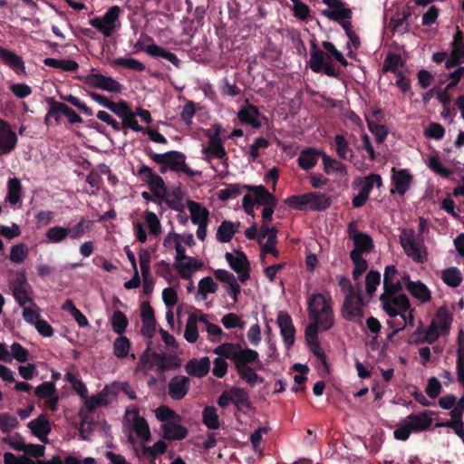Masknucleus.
Returning a JSON list of instances; mask_svg holds the SVG:
<instances>
[{"mask_svg":"<svg viewBox=\"0 0 464 464\" xmlns=\"http://www.w3.org/2000/svg\"><path fill=\"white\" fill-rule=\"evenodd\" d=\"M155 413L157 419L164 423L181 420V417L168 406H160Z\"/></svg>","mask_w":464,"mask_h":464,"instance_id":"obj_60","label":"nucleus"},{"mask_svg":"<svg viewBox=\"0 0 464 464\" xmlns=\"http://www.w3.org/2000/svg\"><path fill=\"white\" fill-rule=\"evenodd\" d=\"M44 64L52 68L61 69L64 72H75L79 68L78 63L70 59L47 57L44 60Z\"/></svg>","mask_w":464,"mask_h":464,"instance_id":"obj_38","label":"nucleus"},{"mask_svg":"<svg viewBox=\"0 0 464 464\" xmlns=\"http://www.w3.org/2000/svg\"><path fill=\"white\" fill-rule=\"evenodd\" d=\"M260 111L257 107L248 103L246 107L238 111L237 118L243 124H248L255 129L261 127L259 121Z\"/></svg>","mask_w":464,"mask_h":464,"instance_id":"obj_24","label":"nucleus"},{"mask_svg":"<svg viewBox=\"0 0 464 464\" xmlns=\"http://www.w3.org/2000/svg\"><path fill=\"white\" fill-rule=\"evenodd\" d=\"M240 379L244 380L246 382V383L253 387L256 383H263L264 382V378L261 377L260 375H258L255 369L252 368L251 366L250 367H246L245 368V370L237 372Z\"/></svg>","mask_w":464,"mask_h":464,"instance_id":"obj_62","label":"nucleus"},{"mask_svg":"<svg viewBox=\"0 0 464 464\" xmlns=\"http://www.w3.org/2000/svg\"><path fill=\"white\" fill-rule=\"evenodd\" d=\"M390 274L391 276L394 274V266H387L384 270V292L379 298L382 303V307L391 318H394L399 315L402 320H406L405 313L410 310V300L405 294H401L395 296L396 293L401 291L402 285L400 281L392 283L390 280Z\"/></svg>","mask_w":464,"mask_h":464,"instance_id":"obj_1","label":"nucleus"},{"mask_svg":"<svg viewBox=\"0 0 464 464\" xmlns=\"http://www.w3.org/2000/svg\"><path fill=\"white\" fill-rule=\"evenodd\" d=\"M411 14L409 11L396 12L389 21V28L392 33H400L403 34L410 31V24L408 22Z\"/></svg>","mask_w":464,"mask_h":464,"instance_id":"obj_26","label":"nucleus"},{"mask_svg":"<svg viewBox=\"0 0 464 464\" xmlns=\"http://www.w3.org/2000/svg\"><path fill=\"white\" fill-rule=\"evenodd\" d=\"M220 132L221 127L219 125H214L213 130H208L207 131V136L209 139L208 145L202 150V153L207 155L205 160L208 162H210L209 156L223 160V164L227 169L228 167V158L224 147V141L220 137Z\"/></svg>","mask_w":464,"mask_h":464,"instance_id":"obj_8","label":"nucleus"},{"mask_svg":"<svg viewBox=\"0 0 464 464\" xmlns=\"http://www.w3.org/2000/svg\"><path fill=\"white\" fill-rule=\"evenodd\" d=\"M366 304L361 291L346 294L341 309L343 318L349 322L362 323L364 316L363 307Z\"/></svg>","mask_w":464,"mask_h":464,"instance_id":"obj_7","label":"nucleus"},{"mask_svg":"<svg viewBox=\"0 0 464 464\" xmlns=\"http://www.w3.org/2000/svg\"><path fill=\"white\" fill-rule=\"evenodd\" d=\"M350 258L354 265L353 277L354 280H357L367 270L368 264L367 261L363 259L362 256H358L355 251L350 252Z\"/></svg>","mask_w":464,"mask_h":464,"instance_id":"obj_48","label":"nucleus"},{"mask_svg":"<svg viewBox=\"0 0 464 464\" xmlns=\"http://www.w3.org/2000/svg\"><path fill=\"white\" fill-rule=\"evenodd\" d=\"M280 334L283 337L284 343L287 350H289L295 343V328L293 324L292 317L288 313L280 311L276 319Z\"/></svg>","mask_w":464,"mask_h":464,"instance_id":"obj_14","label":"nucleus"},{"mask_svg":"<svg viewBox=\"0 0 464 464\" xmlns=\"http://www.w3.org/2000/svg\"><path fill=\"white\" fill-rule=\"evenodd\" d=\"M353 242L354 248L352 251H355L358 256H362L363 253H370L374 247L372 237L366 233L360 234Z\"/></svg>","mask_w":464,"mask_h":464,"instance_id":"obj_37","label":"nucleus"},{"mask_svg":"<svg viewBox=\"0 0 464 464\" xmlns=\"http://www.w3.org/2000/svg\"><path fill=\"white\" fill-rule=\"evenodd\" d=\"M308 208L312 211H324L331 206V198L324 193L307 192Z\"/></svg>","mask_w":464,"mask_h":464,"instance_id":"obj_28","label":"nucleus"},{"mask_svg":"<svg viewBox=\"0 0 464 464\" xmlns=\"http://www.w3.org/2000/svg\"><path fill=\"white\" fill-rule=\"evenodd\" d=\"M442 281L450 287H458L462 283V276L457 267H449L442 271Z\"/></svg>","mask_w":464,"mask_h":464,"instance_id":"obj_41","label":"nucleus"},{"mask_svg":"<svg viewBox=\"0 0 464 464\" xmlns=\"http://www.w3.org/2000/svg\"><path fill=\"white\" fill-rule=\"evenodd\" d=\"M308 315L313 324H320L323 330L327 331L334 325V313L331 298L323 294H314L308 300Z\"/></svg>","mask_w":464,"mask_h":464,"instance_id":"obj_3","label":"nucleus"},{"mask_svg":"<svg viewBox=\"0 0 464 464\" xmlns=\"http://www.w3.org/2000/svg\"><path fill=\"white\" fill-rule=\"evenodd\" d=\"M381 283V274L378 271L371 270L365 277L366 292L372 296Z\"/></svg>","mask_w":464,"mask_h":464,"instance_id":"obj_64","label":"nucleus"},{"mask_svg":"<svg viewBox=\"0 0 464 464\" xmlns=\"http://www.w3.org/2000/svg\"><path fill=\"white\" fill-rule=\"evenodd\" d=\"M111 323L112 330L116 334L121 335L126 331V328L129 324V320L121 311L116 310L112 314Z\"/></svg>","mask_w":464,"mask_h":464,"instance_id":"obj_45","label":"nucleus"},{"mask_svg":"<svg viewBox=\"0 0 464 464\" xmlns=\"http://www.w3.org/2000/svg\"><path fill=\"white\" fill-rule=\"evenodd\" d=\"M146 154L155 163H165L169 170L174 172H182L188 177L200 176L201 171L193 170L186 164V156L178 150H169L165 153H156L151 149L145 150Z\"/></svg>","mask_w":464,"mask_h":464,"instance_id":"obj_4","label":"nucleus"},{"mask_svg":"<svg viewBox=\"0 0 464 464\" xmlns=\"http://www.w3.org/2000/svg\"><path fill=\"white\" fill-rule=\"evenodd\" d=\"M151 357L160 372L177 369L181 366V359L176 354L154 352Z\"/></svg>","mask_w":464,"mask_h":464,"instance_id":"obj_21","label":"nucleus"},{"mask_svg":"<svg viewBox=\"0 0 464 464\" xmlns=\"http://www.w3.org/2000/svg\"><path fill=\"white\" fill-rule=\"evenodd\" d=\"M179 420L169 421L162 424L163 438L168 440H181L188 435V429L178 423Z\"/></svg>","mask_w":464,"mask_h":464,"instance_id":"obj_25","label":"nucleus"},{"mask_svg":"<svg viewBox=\"0 0 464 464\" xmlns=\"http://www.w3.org/2000/svg\"><path fill=\"white\" fill-rule=\"evenodd\" d=\"M203 422L210 430L219 428L218 416L214 407L207 406L202 412Z\"/></svg>","mask_w":464,"mask_h":464,"instance_id":"obj_51","label":"nucleus"},{"mask_svg":"<svg viewBox=\"0 0 464 464\" xmlns=\"http://www.w3.org/2000/svg\"><path fill=\"white\" fill-rule=\"evenodd\" d=\"M121 8L118 5L111 6L102 17H94L89 24L101 32L105 37L112 34L116 27V22L120 16Z\"/></svg>","mask_w":464,"mask_h":464,"instance_id":"obj_10","label":"nucleus"},{"mask_svg":"<svg viewBox=\"0 0 464 464\" xmlns=\"http://www.w3.org/2000/svg\"><path fill=\"white\" fill-rule=\"evenodd\" d=\"M210 369V360L208 357H202L200 360L193 358L185 365L186 372L193 377H205Z\"/></svg>","mask_w":464,"mask_h":464,"instance_id":"obj_23","label":"nucleus"},{"mask_svg":"<svg viewBox=\"0 0 464 464\" xmlns=\"http://www.w3.org/2000/svg\"><path fill=\"white\" fill-rule=\"evenodd\" d=\"M218 290V284L211 276H206L198 282V294L201 295L203 299L207 298V294H214Z\"/></svg>","mask_w":464,"mask_h":464,"instance_id":"obj_53","label":"nucleus"},{"mask_svg":"<svg viewBox=\"0 0 464 464\" xmlns=\"http://www.w3.org/2000/svg\"><path fill=\"white\" fill-rule=\"evenodd\" d=\"M232 403L235 404L237 409H240L241 406H249V400L247 392L242 389L237 387H232L229 390Z\"/></svg>","mask_w":464,"mask_h":464,"instance_id":"obj_52","label":"nucleus"},{"mask_svg":"<svg viewBox=\"0 0 464 464\" xmlns=\"http://www.w3.org/2000/svg\"><path fill=\"white\" fill-rule=\"evenodd\" d=\"M28 428L32 433L42 442L47 443V435L51 432V424L44 415H40L28 423Z\"/></svg>","mask_w":464,"mask_h":464,"instance_id":"obj_22","label":"nucleus"},{"mask_svg":"<svg viewBox=\"0 0 464 464\" xmlns=\"http://www.w3.org/2000/svg\"><path fill=\"white\" fill-rule=\"evenodd\" d=\"M93 72L94 69L92 70L91 73L87 74L86 76H82L80 79L83 81L87 85L101 89L102 91L114 93L121 92L122 85L118 81L110 76H105L102 73Z\"/></svg>","mask_w":464,"mask_h":464,"instance_id":"obj_11","label":"nucleus"},{"mask_svg":"<svg viewBox=\"0 0 464 464\" xmlns=\"http://www.w3.org/2000/svg\"><path fill=\"white\" fill-rule=\"evenodd\" d=\"M214 353L232 360L237 372L250 367L252 363H256L258 370L263 368L258 353L250 348H242L239 343H224L214 349Z\"/></svg>","mask_w":464,"mask_h":464,"instance_id":"obj_2","label":"nucleus"},{"mask_svg":"<svg viewBox=\"0 0 464 464\" xmlns=\"http://www.w3.org/2000/svg\"><path fill=\"white\" fill-rule=\"evenodd\" d=\"M319 326L320 324H311L308 326H306L304 331L305 340L311 352L321 347L318 340Z\"/></svg>","mask_w":464,"mask_h":464,"instance_id":"obj_44","label":"nucleus"},{"mask_svg":"<svg viewBox=\"0 0 464 464\" xmlns=\"http://www.w3.org/2000/svg\"><path fill=\"white\" fill-rule=\"evenodd\" d=\"M392 183L394 188H392L391 192L394 193L396 191L399 195L403 196L410 188L413 177L405 169L397 170L395 168H392Z\"/></svg>","mask_w":464,"mask_h":464,"instance_id":"obj_17","label":"nucleus"},{"mask_svg":"<svg viewBox=\"0 0 464 464\" xmlns=\"http://www.w3.org/2000/svg\"><path fill=\"white\" fill-rule=\"evenodd\" d=\"M113 65L121 66L135 72H142L145 70V65L134 58L119 57L113 60Z\"/></svg>","mask_w":464,"mask_h":464,"instance_id":"obj_49","label":"nucleus"},{"mask_svg":"<svg viewBox=\"0 0 464 464\" xmlns=\"http://www.w3.org/2000/svg\"><path fill=\"white\" fill-rule=\"evenodd\" d=\"M307 193H304L302 195H293L285 199V204L288 207L297 209V210H306L308 208L307 204Z\"/></svg>","mask_w":464,"mask_h":464,"instance_id":"obj_54","label":"nucleus"},{"mask_svg":"<svg viewBox=\"0 0 464 464\" xmlns=\"http://www.w3.org/2000/svg\"><path fill=\"white\" fill-rule=\"evenodd\" d=\"M329 9L323 10L321 14L338 24L351 20L353 17L352 9L345 6V4L342 0H322Z\"/></svg>","mask_w":464,"mask_h":464,"instance_id":"obj_12","label":"nucleus"},{"mask_svg":"<svg viewBox=\"0 0 464 464\" xmlns=\"http://www.w3.org/2000/svg\"><path fill=\"white\" fill-rule=\"evenodd\" d=\"M144 219L148 225L149 232L153 236H159L161 233V224L154 212L145 211Z\"/></svg>","mask_w":464,"mask_h":464,"instance_id":"obj_57","label":"nucleus"},{"mask_svg":"<svg viewBox=\"0 0 464 464\" xmlns=\"http://www.w3.org/2000/svg\"><path fill=\"white\" fill-rule=\"evenodd\" d=\"M107 388H105L101 393L92 395L91 398L85 399L84 405L88 411H94L97 407L106 405L108 403L106 396Z\"/></svg>","mask_w":464,"mask_h":464,"instance_id":"obj_59","label":"nucleus"},{"mask_svg":"<svg viewBox=\"0 0 464 464\" xmlns=\"http://www.w3.org/2000/svg\"><path fill=\"white\" fill-rule=\"evenodd\" d=\"M322 152L314 148H306L301 150L297 158L299 167L304 170L314 168L317 164L319 157H322Z\"/></svg>","mask_w":464,"mask_h":464,"instance_id":"obj_27","label":"nucleus"},{"mask_svg":"<svg viewBox=\"0 0 464 464\" xmlns=\"http://www.w3.org/2000/svg\"><path fill=\"white\" fill-rule=\"evenodd\" d=\"M28 255V247L24 243H20L12 246L9 258L13 263L21 264Z\"/></svg>","mask_w":464,"mask_h":464,"instance_id":"obj_55","label":"nucleus"},{"mask_svg":"<svg viewBox=\"0 0 464 464\" xmlns=\"http://www.w3.org/2000/svg\"><path fill=\"white\" fill-rule=\"evenodd\" d=\"M130 347V342L126 336H119L113 343V353L117 358H125Z\"/></svg>","mask_w":464,"mask_h":464,"instance_id":"obj_50","label":"nucleus"},{"mask_svg":"<svg viewBox=\"0 0 464 464\" xmlns=\"http://www.w3.org/2000/svg\"><path fill=\"white\" fill-rule=\"evenodd\" d=\"M405 279L407 280L406 289L412 295V296L422 303H426L430 300V291L425 284L420 281H411L408 276H405Z\"/></svg>","mask_w":464,"mask_h":464,"instance_id":"obj_30","label":"nucleus"},{"mask_svg":"<svg viewBox=\"0 0 464 464\" xmlns=\"http://www.w3.org/2000/svg\"><path fill=\"white\" fill-rule=\"evenodd\" d=\"M45 102L49 106V116H53L56 124L61 123L63 116L66 117L71 124L82 123V117L67 104L57 102L53 97H47Z\"/></svg>","mask_w":464,"mask_h":464,"instance_id":"obj_9","label":"nucleus"},{"mask_svg":"<svg viewBox=\"0 0 464 464\" xmlns=\"http://www.w3.org/2000/svg\"><path fill=\"white\" fill-rule=\"evenodd\" d=\"M7 200L13 204L15 205L19 202L21 196H22V184L19 179L17 178H12L9 179L7 182Z\"/></svg>","mask_w":464,"mask_h":464,"instance_id":"obj_42","label":"nucleus"},{"mask_svg":"<svg viewBox=\"0 0 464 464\" xmlns=\"http://www.w3.org/2000/svg\"><path fill=\"white\" fill-rule=\"evenodd\" d=\"M437 412L431 411H423L420 413H411L404 420L407 422L412 432H421L430 428L432 424V416Z\"/></svg>","mask_w":464,"mask_h":464,"instance_id":"obj_15","label":"nucleus"},{"mask_svg":"<svg viewBox=\"0 0 464 464\" xmlns=\"http://www.w3.org/2000/svg\"><path fill=\"white\" fill-rule=\"evenodd\" d=\"M188 208L190 212L191 222L194 225L208 224L209 211L198 202L188 200Z\"/></svg>","mask_w":464,"mask_h":464,"instance_id":"obj_32","label":"nucleus"},{"mask_svg":"<svg viewBox=\"0 0 464 464\" xmlns=\"http://www.w3.org/2000/svg\"><path fill=\"white\" fill-rule=\"evenodd\" d=\"M237 232L235 225L231 221L224 220L218 228L217 240L221 243L229 242Z\"/></svg>","mask_w":464,"mask_h":464,"instance_id":"obj_39","label":"nucleus"},{"mask_svg":"<svg viewBox=\"0 0 464 464\" xmlns=\"http://www.w3.org/2000/svg\"><path fill=\"white\" fill-rule=\"evenodd\" d=\"M243 188L246 191L252 192L253 198L257 206H277L276 198L272 193H270L265 186L243 185Z\"/></svg>","mask_w":464,"mask_h":464,"instance_id":"obj_19","label":"nucleus"},{"mask_svg":"<svg viewBox=\"0 0 464 464\" xmlns=\"http://www.w3.org/2000/svg\"><path fill=\"white\" fill-rule=\"evenodd\" d=\"M171 198H167L165 196V198L163 201L167 204V206L175 211L182 212L184 206L182 204V196H181V190L179 188H177L173 190Z\"/></svg>","mask_w":464,"mask_h":464,"instance_id":"obj_61","label":"nucleus"},{"mask_svg":"<svg viewBox=\"0 0 464 464\" xmlns=\"http://www.w3.org/2000/svg\"><path fill=\"white\" fill-rule=\"evenodd\" d=\"M190 388V380L184 375H177L170 379L169 382V395L171 399L182 400L188 392Z\"/></svg>","mask_w":464,"mask_h":464,"instance_id":"obj_18","label":"nucleus"},{"mask_svg":"<svg viewBox=\"0 0 464 464\" xmlns=\"http://www.w3.org/2000/svg\"><path fill=\"white\" fill-rule=\"evenodd\" d=\"M403 64L404 62L402 61L401 55L390 53L384 59L382 70L383 72H391L396 75L398 72H401V71L398 70V67L403 66Z\"/></svg>","mask_w":464,"mask_h":464,"instance_id":"obj_43","label":"nucleus"},{"mask_svg":"<svg viewBox=\"0 0 464 464\" xmlns=\"http://www.w3.org/2000/svg\"><path fill=\"white\" fill-rule=\"evenodd\" d=\"M147 185L154 196L153 202L161 204L165 198V195H167V188L163 179L160 175L156 174Z\"/></svg>","mask_w":464,"mask_h":464,"instance_id":"obj_35","label":"nucleus"},{"mask_svg":"<svg viewBox=\"0 0 464 464\" xmlns=\"http://www.w3.org/2000/svg\"><path fill=\"white\" fill-rule=\"evenodd\" d=\"M145 52L152 57H161L170 62L176 68H180L181 66V61L178 58V56L175 53L166 50L165 48L156 44L148 45L145 48Z\"/></svg>","mask_w":464,"mask_h":464,"instance_id":"obj_31","label":"nucleus"},{"mask_svg":"<svg viewBox=\"0 0 464 464\" xmlns=\"http://www.w3.org/2000/svg\"><path fill=\"white\" fill-rule=\"evenodd\" d=\"M91 227L92 220L86 218H82L72 227L54 226L50 227L46 231L45 237L51 243L53 244L61 243L66 238H70L72 240H79L91 230Z\"/></svg>","mask_w":464,"mask_h":464,"instance_id":"obj_5","label":"nucleus"},{"mask_svg":"<svg viewBox=\"0 0 464 464\" xmlns=\"http://www.w3.org/2000/svg\"><path fill=\"white\" fill-rule=\"evenodd\" d=\"M176 249V264L175 267L179 271L180 276L183 279H190L191 273L190 269L192 268V257L186 256V251L184 246L180 244L179 241L175 243Z\"/></svg>","mask_w":464,"mask_h":464,"instance_id":"obj_20","label":"nucleus"},{"mask_svg":"<svg viewBox=\"0 0 464 464\" xmlns=\"http://www.w3.org/2000/svg\"><path fill=\"white\" fill-rule=\"evenodd\" d=\"M245 190L239 184L227 185L226 188L218 191V198L222 201L237 198Z\"/></svg>","mask_w":464,"mask_h":464,"instance_id":"obj_56","label":"nucleus"},{"mask_svg":"<svg viewBox=\"0 0 464 464\" xmlns=\"http://www.w3.org/2000/svg\"><path fill=\"white\" fill-rule=\"evenodd\" d=\"M325 57L329 58L324 52L317 48L315 41H313L311 43L309 66L314 72L319 73L323 72Z\"/></svg>","mask_w":464,"mask_h":464,"instance_id":"obj_33","label":"nucleus"},{"mask_svg":"<svg viewBox=\"0 0 464 464\" xmlns=\"http://www.w3.org/2000/svg\"><path fill=\"white\" fill-rule=\"evenodd\" d=\"M366 122H367L370 131L375 136L376 142L379 144L382 143L388 135V130H387L386 127L382 124L374 123L372 121H371L367 117H366Z\"/></svg>","mask_w":464,"mask_h":464,"instance_id":"obj_58","label":"nucleus"},{"mask_svg":"<svg viewBox=\"0 0 464 464\" xmlns=\"http://www.w3.org/2000/svg\"><path fill=\"white\" fill-rule=\"evenodd\" d=\"M400 244L406 256L416 263H424L428 259L427 248L423 240L417 241L415 231L411 228H403L400 235Z\"/></svg>","mask_w":464,"mask_h":464,"instance_id":"obj_6","label":"nucleus"},{"mask_svg":"<svg viewBox=\"0 0 464 464\" xmlns=\"http://www.w3.org/2000/svg\"><path fill=\"white\" fill-rule=\"evenodd\" d=\"M0 59L16 73L24 72V63L22 57L17 55L15 53L0 46Z\"/></svg>","mask_w":464,"mask_h":464,"instance_id":"obj_29","label":"nucleus"},{"mask_svg":"<svg viewBox=\"0 0 464 464\" xmlns=\"http://www.w3.org/2000/svg\"><path fill=\"white\" fill-rule=\"evenodd\" d=\"M322 160L324 163V169L326 174H330L332 172H337L342 175L347 174L346 167L342 162L331 158L324 152H322Z\"/></svg>","mask_w":464,"mask_h":464,"instance_id":"obj_40","label":"nucleus"},{"mask_svg":"<svg viewBox=\"0 0 464 464\" xmlns=\"http://www.w3.org/2000/svg\"><path fill=\"white\" fill-rule=\"evenodd\" d=\"M17 135L12 130L10 124L0 119V155L11 153L16 147Z\"/></svg>","mask_w":464,"mask_h":464,"instance_id":"obj_16","label":"nucleus"},{"mask_svg":"<svg viewBox=\"0 0 464 464\" xmlns=\"http://www.w3.org/2000/svg\"><path fill=\"white\" fill-rule=\"evenodd\" d=\"M237 256H233L231 253L227 252L225 258L229 264L231 269L236 273H240L244 268L249 266V262L246 254L242 251H236Z\"/></svg>","mask_w":464,"mask_h":464,"instance_id":"obj_36","label":"nucleus"},{"mask_svg":"<svg viewBox=\"0 0 464 464\" xmlns=\"http://www.w3.org/2000/svg\"><path fill=\"white\" fill-rule=\"evenodd\" d=\"M19 424L16 417L9 413L0 414V430L3 433H9L11 430L15 429Z\"/></svg>","mask_w":464,"mask_h":464,"instance_id":"obj_63","label":"nucleus"},{"mask_svg":"<svg viewBox=\"0 0 464 464\" xmlns=\"http://www.w3.org/2000/svg\"><path fill=\"white\" fill-rule=\"evenodd\" d=\"M337 156L343 160L352 161L354 153L350 147L349 141L343 134H336L334 138Z\"/></svg>","mask_w":464,"mask_h":464,"instance_id":"obj_34","label":"nucleus"},{"mask_svg":"<svg viewBox=\"0 0 464 464\" xmlns=\"http://www.w3.org/2000/svg\"><path fill=\"white\" fill-rule=\"evenodd\" d=\"M197 322V315L190 314L186 324L184 337L190 343H194L198 338Z\"/></svg>","mask_w":464,"mask_h":464,"instance_id":"obj_47","label":"nucleus"},{"mask_svg":"<svg viewBox=\"0 0 464 464\" xmlns=\"http://www.w3.org/2000/svg\"><path fill=\"white\" fill-rule=\"evenodd\" d=\"M432 321L437 322L441 334H447L450 331L452 317L446 308L440 307Z\"/></svg>","mask_w":464,"mask_h":464,"instance_id":"obj_46","label":"nucleus"},{"mask_svg":"<svg viewBox=\"0 0 464 464\" xmlns=\"http://www.w3.org/2000/svg\"><path fill=\"white\" fill-rule=\"evenodd\" d=\"M11 290L14 300L20 306H24L25 304L30 303L34 307H36V304L29 296L31 285L24 274L19 275L12 282Z\"/></svg>","mask_w":464,"mask_h":464,"instance_id":"obj_13","label":"nucleus"}]
</instances>
